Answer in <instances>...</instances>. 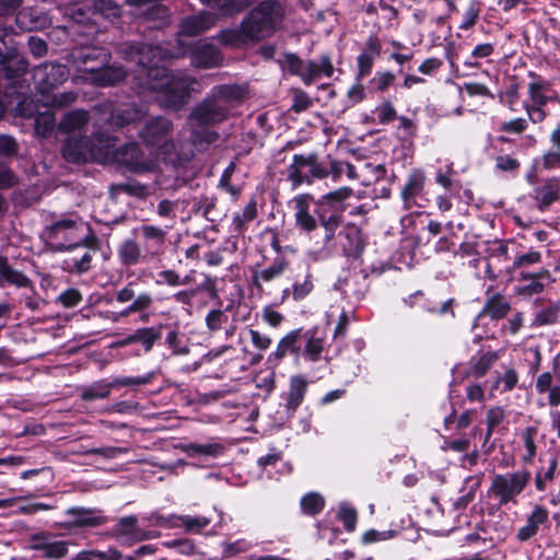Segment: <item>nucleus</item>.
<instances>
[{"mask_svg": "<svg viewBox=\"0 0 560 560\" xmlns=\"http://www.w3.org/2000/svg\"><path fill=\"white\" fill-rule=\"evenodd\" d=\"M58 300L63 306L73 307L81 302L82 295L77 289H68L59 295Z\"/></svg>", "mask_w": 560, "mask_h": 560, "instance_id": "obj_64", "label": "nucleus"}, {"mask_svg": "<svg viewBox=\"0 0 560 560\" xmlns=\"http://www.w3.org/2000/svg\"><path fill=\"white\" fill-rule=\"evenodd\" d=\"M495 81L500 85L498 90L499 102L511 110L516 112L521 104L518 89L522 80L516 74L509 73L505 70L503 73L500 71L497 73Z\"/></svg>", "mask_w": 560, "mask_h": 560, "instance_id": "obj_11", "label": "nucleus"}, {"mask_svg": "<svg viewBox=\"0 0 560 560\" xmlns=\"http://www.w3.org/2000/svg\"><path fill=\"white\" fill-rule=\"evenodd\" d=\"M155 524L166 526L170 528L183 526L185 530L188 533H199L202 528L207 527L210 524V520L206 516L189 515H173L170 518L158 516L155 518Z\"/></svg>", "mask_w": 560, "mask_h": 560, "instance_id": "obj_19", "label": "nucleus"}, {"mask_svg": "<svg viewBox=\"0 0 560 560\" xmlns=\"http://www.w3.org/2000/svg\"><path fill=\"white\" fill-rule=\"evenodd\" d=\"M425 184V174L422 170H412L401 190V198L406 208H411L415 199L422 194Z\"/></svg>", "mask_w": 560, "mask_h": 560, "instance_id": "obj_23", "label": "nucleus"}, {"mask_svg": "<svg viewBox=\"0 0 560 560\" xmlns=\"http://www.w3.org/2000/svg\"><path fill=\"white\" fill-rule=\"evenodd\" d=\"M381 54V45L376 38L370 37L363 51L358 56L359 79L370 74L375 58Z\"/></svg>", "mask_w": 560, "mask_h": 560, "instance_id": "obj_26", "label": "nucleus"}, {"mask_svg": "<svg viewBox=\"0 0 560 560\" xmlns=\"http://www.w3.org/2000/svg\"><path fill=\"white\" fill-rule=\"evenodd\" d=\"M559 306L551 305L540 310L535 317V324L539 326L551 325L558 320Z\"/></svg>", "mask_w": 560, "mask_h": 560, "instance_id": "obj_56", "label": "nucleus"}, {"mask_svg": "<svg viewBox=\"0 0 560 560\" xmlns=\"http://www.w3.org/2000/svg\"><path fill=\"white\" fill-rule=\"evenodd\" d=\"M489 307H490V300H487L483 305V310L479 313V315L477 316V318L475 320V324L472 325L475 341H480L488 337L487 335H483L481 331H479V329L481 327H486L488 324L487 323V311ZM485 334H487V331H485Z\"/></svg>", "mask_w": 560, "mask_h": 560, "instance_id": "obj_61", "label": "nucleus"}, {"mask_svg": "<svg viewBox=\"0 0 560 560\" xmlns=\"http://www.w3.org/2000/svg\"><path fill=\"white\" fill-rule=\"evenodd\" d=\"M375 113L381 124H388L393 121L397 116L394 105L388 101H384L383 103H381L376 107Z\"/></svg>", "mask_w": 560, "mask_h": 560, "instance_id": "obj_60", "label": "nucleus"}, {"mask_svg": "<svg viewBox=\"0 0 560 560\" xmlns=\"http://www.w3.org/2000/svg\"><path fill=\"white\" fill-rule=\"evenodd\" d=\"M143 115L144 110L141 108L136 105H128L112 113L109 118L104 117L102 120H106L110 126L124 127L139 120Z\"/></svg>", "mask_w": 560, "mask_h": 560, "instance_id": "obj_31", "label": "nucleus"}, {"mask_svg": "<svg viewBox=\"0 0 560 560\" xmlns=\"http://www.w3.org/2000/svg\"><path fill=\"white\" fill-rule=\"evenodd\" d=\"M537 435V428L527 427L523 432V441L526 453L523 456V462L525 464H532L536 456V443L535 438Z\"/></svg>", "mask_w": 560, "mask_h": 560, "instance_id": "obj_45", "label": "nucleus"}, {"mask_svg": "<svg viewBox=\"0 0 560 560\" xmlns=\"http://www.w3.org/2000/svg\"><path fill=\"white\" fill-rule=\"evenodd\" d=\"M221 11L223 15H231L243 10V5L234 0H201Z\"/></svg>", "mask_w": 560, "mask_h": 560, "instance_id": "obj_55", "label": "nucleus"}, {"mask_svg": "<svg viewBox=\"0 0 560 560\" xmlns=\"http://www.w3.org/2000/svg\"><path fill=\"white\" fill-rule=\"evenodd\" d=\"M511 306L500 294L492 295V319H500L508 315Z\"/></svg>", "mask_w": 560, "mask_h": 560, "instance_id": "obj_62", "label": "nucleus"}, {"mask_svg": "<svg viewBox=\"0 0 560 560\" xmlns=\"http://www.w3.org/2000/svg\"><path fill=\"white\" fill-rule=\"evenodd\" d=\"M92 255L89 249H83L82 255L73 256L66 260L68 268L78 272H84L90 269Z\"/></svg>", "mask_w": 560, "mask_h": 560, "instance_id": "obj_50", "label": "nucleus"}, {"mask_svg": "<svg viewBox=\"0 0 560 560\" xmlns=\"http://www.w3.org/2000/svg\"><path fill=\"white\" fill-rule=\"evenodd\" d=\"M338 518L345 525V528L348 532H352L355 528L357 524V512L355 510L347 503H342L338 510Z\"/></svg>", "mask_w": 560, "mask_h": 560, "instance_id": "obj_52", "label": "nucleus"}, {"mask_svg": "<svg viewBox=\"0 0 560 560\" xmlns=\"http://www.w3.org/2000/svg\"><path fill=\"white\" fill-rule=\"evenodd\" d=\"M492 247V258H497L499 260L506 261L511 259L509 256L510 253V246H512V252H515L514 249L517 248L520 245L515 242H503V241H494Z\"/></svg>", "mask_w": 560, "mask_h": 560, "instance_id": "obj_58", "label": "nucleus"}, {"mask_svg": "<svg viewBox=\"0 0 560 560\" xmlns=\"http://www.w3.org/2000/svg\"><path fill=\"white\" fill-rule=\"evenodd\" d=\"M125 77L126 72L120 67H86L83 69L82 79L97 86H109L120 82Z\"/></svg>", "mask_w": 560, "mask_h": 560, "instance_id": "obj_16", "label": "nucleus"}, {"mask_svg": "<svg viewBox=\"0 0 560 560\" xmlns=\"http://www.w3.org/2000/svg\"><path fill=\"white\" fill-rule=\"evenodd\" d=\"M89 231L88 224L81 218L72 215L56 221L49 229V237L56 242L58 249H71L86 240Z\"/></svg>", "mask_w": 560, "mask_h": 560, "instance_id": "obj_6", "label": "nucleus"}, {"mask_svg": "<svg viewBox=\"0 0 560 560\" xmlns=\"http://www.w3.org/2000/svg\"><path fill=\"white\" fill-rule=\"evenodd\" d=\"M222 56L219 49L211 44H201L191 52V63L198 68H213L221 65Z\"/></svg>", "mask_w": 560, "mask_h": 560, "instance_id": "obj_21", "label": "nucleus"}, {"mask_svg": "<svg viewBox=\"0 0 560 560\" xmlns=\"http://www.w3.org/2000/svg\"><path fill=\"white\" fill-rule=\"evenodd\" d=\"M101 136H105V133L98 132L93 143H90L88 139L69 138L62 148L65 159L74 163L88 161L101 163L98 155L103 153L104 150V143L100 142Z\"/></svg>", "mask_w": 560, "mask_h": 560, "instance_id": "obj_7", "label": "nucleus"}, {"mask_svg": "<svg viewBox=\"0 0 560 560\" xmlns=\"http://www.w3.org/2000/svg\"><path fill=\"white\" fill-rule=\"evenodd\" d=\"M490 55V45L483 44L478 45L474 51L471 52V56L468 58V60L465 62L468 67H475L479 68L482 66V62L480 59H486V63H488V56Z\"/></svg>", "mask_w": 560, "mask_h": 560, "instance_id": "obj_59", "label": "nucleus"}, {"mask_svg": "<svg viewBox=\"0 0 560 560\" xmlns=\"http://www.w3.org/2000/svg\"><path fill=\"white\" fill-rule=\"evenodd\" d=\"M172 129V122L162 117L149 121L142 129L140 136L149 145H158L156 156L164 170L173 175V171L180 165L186 158L177 150L174 141H167L166 137Z\"/></svg>", "mask_w": 560, "mask_h": 560, "instance_id": "obj_4", "label": "nucleus"}, {"mask_svg": "<svg viewBox=\"0 0 560 560\" xmlns=\"http://www.w3.org/2000/svg\"><path fill=\"white\" fill-rule=\"evenodd\" d=\"M307 389V381L302 375H294L290 378V387L287 395V409L295 411L302 404Z\"/></svg>", "mask_w": 560, "mask_h": 560, "instance_id": "obj_29", "label": "nucleus"}, {"mask_svg": "<svg viewBox=\"0 0 560 560\" xmlns=\"http://www.w3.org/2000/svg\"><path fill=\"white\" fill-rule=\"evenodd\" d=\"M396 536H397V532L394 529H388V530L370 529V530H366L362 535V542L368 545V544H373V542H377V541L389 540Z\"/></svg>", "mask_w": 560, "mask_h": 560, "instance_id": "obj_57", "label": "nucleus"}, {"mask_svg": "<svg viewBox=\"0 0 560 560\" xmlns=\"http://www.w3.org/2000/svg\"><path fill=\"white\" fill-rule=\"evenodd\" d=\"M73 62L78 65V69L83 72L90 61H97L98 65H104L109 59V54L105 48L101 47H83L74 50L71 54Z\"/></svg>", "mask_w": 560, "mask_h": 560, "instance_id": "obj_25", "label": "nucleus"}, {"mask_svg": "<svg viewBox=\"0 0 560 560\" xmlns=\"http://www.w3.org/2000/svg\"><path fill=\"white\" fill-rule=\"evenodd\" d=\"M257 215V207L256 202L250 201L247 206L242 210L241 213H236L233 218V230L237 233H242L247 223L253 221Z\"/></svg>", "mask_w": 560, "mask_h": 560, "instance_id": "obj_43", "label": "nucleus"}, {"mask_svg": "<svg viewBox=\"0 0 560 560\" xmlns=\"http://www.w3.org/2000/svg\"><path fill=\"white\" fill-rule=\"evenodd\" d=\"M541 261V254L538 250L530 248L527 253L514 252L513 260L510 266H506V272L512 273L517 269L532 266Z\"/></svg>", "mask_w": 560, "mask_h": 560, "instance_id": "obj_36", "label": "nucleus"}, {"mask_svg": "<svg viewBox=\"0 0 560 560\" xmlns=\"http://www.w3.org/2000/svg\"><path fill=\"white\" fill-rule=\"evenodd\" d=\"M185 54L183 47L168 50L162 46L143 44L137 48L138 65L145 71V86L161 93V104L174 110L182 108L192 93H198L201 86L198 81L185 73H170L160 66L166 58H177Z\"/></svg>", "mask_w": 560, "mask_h": 560, "instance_id": "obj_1", "label": "nucleus"}, {"mask_svg": "<svg viewBox=\"0 0 560 560\" xmlns=\"http://www.w3.org/2000/svg\"><path fill=\"white\" fill-rule=\"evenodd\" d=\"M495 167L499 171L506 172L515 176L521 167V163L516 158L511 155H499L495 158Z\"/></svg>", "mask_w": 560, "mask_h": 560, "instance_id": "obj_53", "label": "nucleus"}, {"mask_svg": "<svg viewBox=\"0 0 560 560\" xmlns=\"http://www.w3.org/2000/svg\"><path fill=\"white\" fill-rule=\"evenodd\" d=\"M126 2L144 13L149 20H164L167 18V10L160 3V0H126Z\"/></svg>", "mask_w": 560, "mask_h": 560, "instance_id": "obj_33", "label": "nucleus"}, {"mask_svg": "<svg viewBox=\"0 0 560 560\" xmlns=\"http://www.w3.org/2000/svg\"><path fill=\"white\" fill-rule=\"evenodd\" d=\"M288 172L294 186L304 182L311 183L314 178H324L328 175V172L317 163L313 155H294Z\"/></svg>", "mask_w": 560, "mask_h": 560, "instance_id": "obj_9", "label": "nucleus"}, {"mask_svg": "<svg viewBox=\"0 0 560 560\" xmlns=\"http://www.w3.org/2000/svg\"><path fill=\"white\" fill-rule=\"evenodd\" d=\"M518 381V375L514 369H508L504 374L501 376L497 375L494 383L492 384V390L499 388L501 382H503L502 392L512 390Z\"/></svg>", "mask_w": 560, "mask_h": 560, "instance_id": "obj_51", "label": "nucleus"}, {"mask_svg": "<svg viewBox=\"0 0 560 560\" xmlns=\"http://www.w3.org/2000/svg\"><path fill=\"white\" fill-rule=\"evenodd\" d=\"M301 328L291 330L279 340L276 350L267 358V363L271 368L278 366L288 352L299 353L300 347L298 346V341L301 337Z\"/></svg>", "mask_w": 560, "mask_h": 560, "instance_id": "obj_17", "label": "nucleus"}, {"mask_svg": "<svg viewBox=\"0 0 560 560\" xmlns=\"http://www.w3.org/2000/svg\"><path fill=\"white\" fill-rule=\"evenodd\" d=\"M156 373L155 372H149L141 376H124V377H115L112 381L113 388L124 387V386H142L150 384Z\"/></svg>", "mask_w": 560, "mask_h": 560, "instance_id": "obj_44", "label": "nucleus"}, {"mask_svg": "<svg viewBox=\"0 0 560 560\" xmlns=\"http://www.w3.org/2000/svg\"><path fill=\"white\" fill-rule=\"evenodd\" d=\"M284 11L280 2L264 1L243 20L245 33L250 40L271 36L281 26Z\"/></svg>", "mask_w": 560, "mask_h": 560, "instance_id": "obj_5", "label": "nucleus"}, {"mask_svg": "<svg viewBox=\"0 0 560 560\" xmlns=\"http://www.w3.org/2000/svg\"><path fill=\"white\" fill-rule=\"evenodd\" d=\"M37 550H40L44 557L48 559H60L63 558L68 552V544L61 540L44 541L35 546Z\"/></svg>", "mask_w": 560, "mask_h": 560, "instance_id": "obj_41", "label": "nucleus"}, {"mask_svg": "<svg viewBox=\"0 0 560 560\" xmlns=\"http://www.w3.org/2000/svg\"><path fill=\"white\" fill-rule=\"evenodd\" d=\"M287 268V261L282 258L276 259L272 265L268 268L261 270L258 275H256V281L261 279L262 281H271L278 277H280Z\"/></svg>", "mask_w": 560, "mask_h": 560, "instance_id": "obj_48", "label": "nucleus"}, {"mask_svg": "<svg viewBox=\"0 0 560 560\" xmlns=\"http://www.w3.org/2000/svg\"><path fill=\"white\" fill-rule=\"evenodd\" d=\"M96 13L106 19L116 18L120 14V8L112 0H97L93 4V14Z\"/></svg>", "mask_w": 560, "mask_h": 560, "instance_id": "obj_49", "label": "nucleus"}, {"mask_svg": "<svg viewBox=\"0 0 560 560\" xmlns=\"http://www.w3.org/2000/svg\"><path fill=\"white\" fill-rule=\"evenodd\" d=\"M100 142L104 143L103 153L98 155L103 164L118 163L138 173L156 172L161 175L167 173L158 158H145L136 143L116 148L115 139L107 135L101 136Z\"/></svg>", "mask_w": 560, "mask_h": 560, "instance_id": "obj_3", "label": "nucleus"}, {"mask_svg": "<svg viewBox=\"0 0 560 560\" xmlns=\"http://www.w3.org/2000/svg\"><path fill=\"white\" fill-rule=\"evenodd\" d=\"M528 122L526 118H514L510 121H502L498 127V131L510 133V135H521L527 129Z\"/></svg>", "mask_w": 560, "mask_h": 560, "instance_id": "obj_54", "label": "nucleus"}, {"mask_svg": "<svg viewBox=\"0 0 560 560\" xmlns=\"http://www.w3.org/2000/svg\"><path fill=\"white\" fill-rule=\"evenodd\" d=\"M548 510L542 505H536L532 513L527 516L526 525L522 526L517 532L520 541H527L533 538L539 529V526L548 522Z\"/></svg>", "mask_w": 560, "mask_h": 560, "instance_id": "obj_22", "label": "nucleus"}, {"mask_svg": "<svg viewBox=\"0 0 560 560\" xmlns=\"http://www.w3.org/2000/svg\"><path fill=\"white\" fill-rule=\"evenodd\" d=\"M306 345L305 354L312 362L318 361L325 343V334L318 328L314 327L305 332Z\"/></svg>", "mask_w": 560, "mask_h": 560, "instance_id": "obj_32", "label": "nucleus"}, {"mask_svg": "<svg viewBox=\"0 0 560 560\" xmlns=\"http://www.w3.org/2000/svg\"><path fill=\"white\" fill-rule=\"evenodd\" d=\"M66 15L71 18L75 23L85 24L92 20L93 8L85 10L81 3H74L66 9Z\"/></svg>", "mask_w": 560, "mask_h": 560, "instance_id": "obj_47", "label": "nucleus"}, {"mask_svg": "<svg viewBox=\"0 0 560 560\" xmlns=\"http://www.w3.org/2000/svg\"><path fill=\"white\" fill-rule=\"evenodd\" d=\"M551 149L542 155V167L555 170L560 167V120L549 136Z\"/></svg>", "mask_w": 560, "mask_h": 560, "instance_id": "obj_30", "label": "nucleus"}, {"mask_svg": "<svg viewBox=\"0 0 560 560\" xmlns=\"http://www.w3.org/2000/svg\"><path fill=\"white\" fill-rule=\"evenodd\" d=\"M118 255L124 265L131 266L149 259L143 256V249L133 240H126L118 249Z\"/></svg>", "mask_w": 560, "mask_h": 560, "instance_id": "obj_34", "label": "nucleus"}, {"mask_svg": "<svg viewBox=\"0 0 560 560\" xmlns=\"http://www.w3.org/2000/svg\"><path fill=\"white\" fill-rule=\"evenodd\" d=\"M183 450L189 455H206L217 457L223 452V446L219 443H189L183 446Z\"/></svg>", "mask_w": 560, "mask_h": 560, "instance_id": "obj_40", "label": "nucleus"}, {"mask_svg": "<svg viewBox=\"0 0 560 560\" xmlns=\"http://www.w3.org/2000/svg\"><path fill=\"white\" fill-rule=\"evenodd\" d=\"M334 73V66L328 56H323L319 62L308 60L304 63L301 79L305 84H311L322 77L329 78Z\"/></svg>", "mask_w": 560, "mask_h": 560, "instance_id": "obj_24", "label": "nucleus"}, {"mask_svg": "<svg viewBox=\"0 0 560 560\" xmlns=\"http://www.w3.org/2000/svg\"><path fill=\"white\" fill-rule=\"evenodd\" d=\"M294 210L296 226L304 232H312L318 226V220L313 214L316 210V200L310 194L295 196L291 200Z\"/></svg>", "mask_w": 560, "mask_h": 560, "instance_id": "obj_10", "label": "nucleus"}, {"mask_svg": "<svg viewBox=\"0 0 560 560\" xmlns=\"http://www.w3.org/2000/svg\"><path fill=\"white\" fill-rule=\"evenodd\" d=\"M143 240V256L149 260L163 254L165 249L166 231L161 228L144 224L138 229Z\"/></svg>", "mask_w": 560, "mask_h": 560, "instance_id": "obj_13", "label": "nucleus"}, {"mask_svg": "<svg viewBox=\"0 0 560 560\" xmlns=\"http://www.w3.org/2000/svg\"><path fill=\"white\" fill-rule=\"evenodd\" d=\"M538 195L537 209L545 212L552 203L560 198V178L547 180L540 188L536 189Z\"/></svg>", "mask_w": 560, "mask_h": 560, "instance_id": "obj_28", "label": "nucleus"}, {"mask_svg": "<svg viewBox=\"0 0 560 560\" xmlns=\"http://www.w3.org/2000/svg\"><path fill=\"white\" fill-rule=\"evenodd\" d=\"M68 77L69 71L67 67L54 62L44 63L37 67L33 73V78L43 93L62 84Z\"/></svg>", "mask_w": 560, "mask_h": 560, "instance_id": "obj_12", "label": "nucleus"}, {"mask_svg": "<svg viewBox=\"0 0 560 560\" xmlns=\"http://www.w3.org/2000/svg\"><path fill=\"white\" fill-rule=\"evenodd\" d=\"M226 319V315L221 310H212L206 316V324L210 330L214 331L220 329Z\"/></svg>", "mask_w": 560, "mask_h": 560, "instance_id": "obj_63", "label": "nucleus"}, {"mask_svg": "<svg viewBox=\"0 0 560 560\" xmlns=\"http://www.w3.org/2000/svg\"><path fill=\"white\" fill-rule=\"evenodd\" d=\"M315 214L324 229L323 246L318 252H311L314 259L328 256V245L335 238L336 231L341 224V215L338 213L327 214L326 209H316Z\"/></svg>", "mask_w": 560, "mask_h": 560, "instance_id": "obj_15", "label": "nucleus"}, {"mask_svg": "<svg viewBox=\"0 0 560 560\" xmlns=\"http://www.w3.org/2000/svg\"><path fill=\"white\" fill-rule=\"evenodd\" d=\"M528 74L532 79L527 88L528 97L532 102L530 104L546 106L549 102L556 101L558 98V94L553 90L549 80L533 71H529Z\"/></svg>", "mask_w": 560, "mask_h": 560, "instance_id": "obj_14", "label": "nucleus"}, {"mask_svg": "<svg viewBox=\"0 0 560 560\" xmlns=\"http://www.w3.org/2000/svg\"><path fill=\"white\" fill-rule=\"evenodd\" d=\"M0 278L22 288L27 287L30 283L27 277L20 271L12 269L3 257H0Z\"/></svg>", "mask_w": 560, "mask_h": 560, "instance_id": "obj_42", "label": "nucleus"}, {"mask_svg": "<svg viewBox=\"0 0 560 560\" xmlns=\"http://www.w3.org/2000/svg\"><path fill=\"white\" fill-rule=\"evenodd\" d=\"M245 90L238 85L217 86L212 94L194 108L189 116V125L195 140L211 142L214 140L212 132L201 135L198 127H207L225 119L231 104L241 100Z\"/></svg>", "mask_w": 560, "mask_h": 560, "instance_id": "obj_2", "label": "nucleus"}, {"mask_svg": "<svg viewBox=\"0 0 560 560\" xmlns=\"http://www.w3.org/2000/svg\"><path fill=\"white\" fill-rule=\"evenodd\" d=\"M112 389V382L98 381L84 387L81 392V398L89 401L103 399L109 396Z\"/></svg>", "mask_w": 560, "mask_h": 560, "instance_id": "obj_39", "label": "nucleus"}, {"mask_svg": "<svg viewBox=\"0 0 560 560\" xmlns=\"http://www.w3.org/2000/svg\"><path fill=\"white\" fill-rule=\"evenodd\" d=\"M217 23V16L209 12L186 18L180 23L179 33L187 36H196L210 30Z\"/></svg>", "mask_w": 560, "mask_h": 560, "instance_id": "obj_20", "label": "nucleus"}, {"mask_svg": "<svg viewBox=\"0 0 560 560\" xmlns=\"http://www.w3.org/2000/svg\"><path fill=\"white\" fill-rule=\"evenodd\" d=\"M352 189L348 187L330 191L316 200V209L329 207L332 213L342 212L346 208L345 201L351 196Z\"/></svg>", "mask_w": 560, "mask_h": 560, "instance_id": "obj_27", "label": "nucleus"}, {"mask_svg": "<svg viewBox=\"0 0 560 560\" xmlns=\"http://www.w3.org/2000/svg\"><path fill=\"white\" fill-rule=\"evenodd\" d=\"M217 37L223 45L228 46H240L247 40H250V38L247 37L245 33L243 22L241 23L240 27L222 30Z\"/></svg>", "mask_w": 560, "mask_h": 560, "instance_id": "obj_37", "label": "nucleus"}, {"mask_svg": "<svg viewBox=\"0 0 560 560\" xmlns=\"http://www.w3.org/2000/svg\"><path fill=\"white\" fill-rule=\"evenodd\" d=\"M530 477L528 470L497 475L492 479V493L499 497L501 504H506L525 489Z\"/></svg>", "mask_w": 560, "mask_h": 560, "instance_id": "obj_8", "label": "nucleus"}, {"mask_svg": "<svg viewBox=\"0 0 560 560\" xmlns=\"http://www.w3.org/2000/svg\"><path fill=\"white\" fill-rule=\"evenodd\" d=\"M67 514L72 516V520L67 522V527H96L107 522L106 516L96 510L71 508L67 510Z\"/></svg>", "mask_w": 560, "mask_h": 560, "instance_id": "obj_18", "label": "nucleus"}, {"mask_svg": "<svg viewBox=\"0 0 560 560\" xmlns=\"http://www.w3.org/2000/svg\"><path fill=\"white\" fill-rule=\"evenodd\" d=\"M160 334L152 327L137 329L132 335L120 341L121 346L141 342L145 351H150L154 342L159 339Z\"/></svg>", "mask_w": 560, "mask_h": 560, "instance_id": "obj_35", "label": "nucleus"}, {"mask_svg": "<svg viewBox=\"0 0 560 560\" xmlns=\"http://www.w3.org/2000/svg\"><path fill=\"white\" fill-rule=\"evenodd\" d=\"M324 504V498L316 492L307 493L301 500L302 511L310 515L319 513L323 510Z\"/></svg>", "mask_w": 560, "mask_h": 560, "instance_id": "obj_46", "label": "nucleus"}, {"mask_svg": "<svg viewBox=\"0 0 560 560\" xmlns=\"http://www.w3.org/2000/svg\"><path fill=\"white\" fill-rule=\"evenodd\" d=\"M88 122V113L84 110H73L65 115L59 128L65 132L80 131Z\"/></svg>", "mask_w": 560, "mask_h": 560, "instance_id": "obj_38", "label": "nucleus"}]
</instances>
